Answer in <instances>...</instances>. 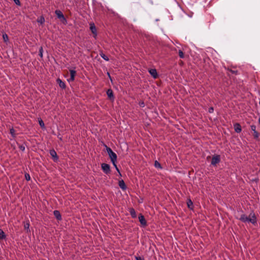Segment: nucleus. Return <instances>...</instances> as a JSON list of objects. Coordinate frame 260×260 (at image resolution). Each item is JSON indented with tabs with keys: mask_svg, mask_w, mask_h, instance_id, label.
Segmentation results:
<instances>
[{
	"mask_svg": "<svg viewBox=\"0 0 260 260\" xmlns=\"http://www.w3.org/2000/svg\"><path fill=\"white\" fill-rule=\"evenodd\" d=\"M249 216L251 218L248 217L245 214H242L239 219L243 222H251L254 224L256 222V217L254 214L251 213Z\"/></svg>",
	"mask_w": 260,
	"mask_h": 260,
	"instance_id": "nucleus-1",
	"label": "nucleus"
},
{
	"mask_svg": "<svg viewBox=\"0 0 260 260\" xmlns=\"http://www.w3.org/2000/svg\"><path fill=\"white\" fill-rule=\"evenodd\" d=\"M106 147V150L108 155L110 158L111 161H117V154L112 151V150L110 148L105 146Z\"/></svg>",
	"mask_w": 260,
	"mask_h": 260,
	"instance_id": "nucleus-2",
	"label": "nucleus"
},
{
	"mask_svg": "<svg viewBox=\"0 0 260 260\" xmlns=\"http://www.w3.org/2000/svg\"><path fill=\"white\" fill-rule=\"evenodd\" d=\"M55 13L57 18L60 20V21L63 24H66L67 23V20L63 15L62 12L59 10H56L55 11Z\"/></svg>",
	"mask_w": 260,
	"mask_h": 260,
	"instance_id": "nucleus-3",
	"label": "nucleus"
},
{
	"mask_svg": "<svg viewBox=\"0 0 260 260\" xmlns=\"http://www.w3.org/2000/svg\"><path fill=\"white\" fill-rule=\"evenodd\" d=\"M101 168L103 171L106 174H109L111 172L110 166L109 165L105 163H103L101 165Z\"/></svg>",
	"mask_w": 260,
	"mask_h": 260,
	"instance_id": "nucleus-4",
	"label": "nucleus"
},
{
	"mask_svg": "<svg viewBox=\"0 0 260 260\" xmlns=\"http://www.w3.org/2000/svg\"><path fill=\"white\" fill-rule=\"evenodd\" d=\"M220 161V156L219 155H214L212 156L211 164L213 166H216Z\"/></svg>",
	"mask_w": 260,
	"mask_h": 260,
	"instance_id": "nucleus-5",
	"label": "nucleus"
},
{
	"mask_svg": "<svg viewBox=\"0 0 260 260\" xmlns=\"http://www.w3.org/2000/svg\"><path fill=\"white\" fill-rule=\"evenodd\" d=\"M106 93L108 98L110 100V101L113 102L115 100V98L114 96L113 90L111 89H108L107 90Z\"/></svg>",
	"mask_w": 260,
	"mask_h": 260,
	"instance_id": "nucleus-6",
	"label": "nucleus"
},
{
	"mask_svg": "<svg viewBox=\"0 0 260 260\" xmlns=\"http://www.w3.org/2000/svg\"><path fill=\"white\" fill-rule=\"evenodd\" d=\"M138 218L140 222L143 226H145L147 225L146 220H145L144 216L142 214H140L139 215Z\"/></svg>",
	"mask_w": 260,
	"mask_h": 260,
	"instance_id": "nucleus-7",
	"label": "nucleus"
},
{
	"mask_svg": "<svg viewBox=\"0 0 260 260\" xmlns=\"http://www.w3.org/2000/svg\"><path fill=\"white\" fill-rule=\"evenodd\" d=\"M90 29L92 32V34L94 35V38H95L96 35H97V32H96V28L94 24V23H90Z\"/></svg>",
	"mask_w": 260,
	"mask_h": 260,
	"instance_id": "nucleus-8",
	"label": "nucleus"
},
{
	"mask_svg": "<svg viewBox=\"0 0 260 260\" xmlns=\"http://www.w3.org/2000/svg\"><path fill=\"white\" fill-rule=\"evenodd\" d=\"M50 154L53 157L55 161L58 160V157L57 156V153L54 149L50 150Z\"/></svg>",
	"mask_w": 260,
	"mask_h": 260,
	"instance_id": "nucleus-9",
	"label": "nucleus"
},
{
	"mask_svg": "<svg viewBox=\"0 0 260 260\" xmlns=\"http://www.w3.org/2000/svg\"><path fill=\"white\" fill-rule=\"evenodd\" d=\"M149 73L153 77V78L156 79L157 78L158 75L157 73V71L154 69H151L149 70Z\"/></svg>",
	"mask_w": 260,
	"mask_h": 260,
	"instance_id": "nucleus-10",
	"label": "nucleus"
},
{
	"mask_svg": "<svg viewBox=\"0 0 260 260\" xmlns=\"http://www.w3.org/2000/svg\"><path fill=\"white\" fill-rule=\"evenodd\" d=\"M53 214L54 215V216L56 217V218L58 220H61V215L59 212V211L58 210H54L53 211Z\"/></svg>",
	"mask_w": 260,
	"mask_h": 260,
	"instance_id": "nucleus-11",
	"label": "nucleus"
},
{
	"mask_svg": "<svg viewBox=\"0 0 260 260\" xmlns=\"http://www.w3.org/2000/svg\"><path fill=\"white\" fill-rule=\"evenodd\" d=\"M118 185L120 188L122 189L123 190H126V186L123 180L119 181Z\"/></svg>",
	"mask_w": 260,
	"mask_h": 260,
	"instance_id": "nucleus-12",
	"label": "nucleus"
},
{
	"mask_svg": "<svg viewBox=\"0 0 260 260\" xmlns=\"http://www.w3.org/2000/svg\"><path fill=\"white\" fill-rule=\"evenodd\" d=\"M57 83L58 84L59 87L62 89H64L66 87V84L64 82L62 81L61 79L58 78L57 79Z\"/></svg>",
	"mask_w": 260,
	"mask_h": 260,
	"instance_id": "nucleus-13",
	"label": "nucleus"
},
{
	"mask_svg": "<svg viewBox=\"0 0 260 260\" xmlns=\"http://www.w3.org/2000/svg\"><path fill=\"white\" fill-rule=\"evenodd\" d=\"M129 213L132 218H135L137 217L136 212L135 209L133 208L129 209Z\"/></svg>",
	"mask_w": 260,
	"mask_h": 260,
	"instance_id": "nucleus-14",
	"label": "nucleus"
},
{
	"mask_svg": "<svg viewBox=\"0 0 260 260\" xmlns=\"http://www.w3.org/2000/svg\"><path fill=\"white\" fill-rule=\"evenodd\" d=\"M234 127L235 132H237V133H239L241 132V127L239 124L236 123L234 125Z\"/></svg>",
	"mask_w": 260,
	"mask_h": 260,
	"instance_id": "nucleus-15",
	"label": "nucleus"
},
{
	"mask_svg": "<svg viewBox=\"0 0 260 260\" xmlns=\"http://www.w3.org/2000/svg\"><path fill=\"white\" fill-rule=\"evenodd\" d=\"M187 205L188 208L190 209H193V203L190 199H188L187 201Z\"/></svg>",
	"mask_w": 260,
	"mask_h": 260,
	"instance_id": "nucleus-16",
	"label": "nucleus"
},
{
	"mask_svg": "<svg viewBox=\"0 0 260 260\" xmlns=\"http://www.w3.org/2000/svg\"><path fill=\"white\" fill-rule=\"evenodd\" d=\"M37 22L41 24L45 22V18L43 16H41L37 19Z\"/></svg>",
	"mask_w": 260,
	"mask_h": 260,
	"instance_id": "nucleus-17",
	"label": "nucleus"
},
{
	"mask_svg": "<svg viewBox=\"0 0 260 260\" xmlns=\"http://www.w3.org/2000/svg\"><path fill=\"white\" fill-rule=\"evenodd\" d=\"M154 167L156 168H158V169H162L160 164L157 160H155L154 161Z\"/></svg>",
	"mask_w": 260,
	"mask_h": 260,
	"instance_id": "nucleus-18",
	"label": "nucleus"
},
{
	"mask_svg": "<svg viewBox=\"0 0 260 260\" xmlns=\"http://www.w3.org/2000/svg\"><path fill=\"white\" fill-rule=\"evenodd\" d=\"M5 238H6V235L5 234V233L2 229H0V240L4 239Z\"/></svg>",
	"mask_w": 260,
	"mask_h": 260,
	"instance_id": "nucleus-19",
	"label": "nucleus"
},
{
	"mask_svg": "<svg viewBox=\"0 0 260 260\" xmlns=\"http://www.w3.org/2000/svg\"><path fill=\"white\" fill-rule=\"evenodd\" d=\"M70 72L71 77L75 78V75L76 74V71L74 70H70Z\"/></svg>",
	"mask_w": 260,
	"mask_h": 260,
	"instance_id": "nucleus-20",
	"label": "nucleus"
},
{
	"mask_svg": "<svg viewBox=\"0 0 260 260\" xmlns=\"http://www.w3.org/2000/svg\"><path fill=\"white\" fill-rule=\"evenodd\" d=\"M10 134L11 136L13 137V138H15L16 134H15V131L13 128H12L10 129Z\"/></svg>",
	"mask_w": 260,
	"mask_h": 260,
	"instance_id": "nucleus-21",
	"label": "nucleus"
},
{
	"mask_svg": "<svg viewBox=\"0 0 260 260\" xmlns=\"http://www.w3.org/2000/svg\"><path fill=\"white\" fill-rule=\"evenodd\" d=\"M179 56L181 58H184V53L181 50H179L178 51Z\"/></svg>",
	"mask_w": 260,
	"mask_h": 260,
	"instance_id": "nucleus-22",
	"label": "nucleus"
},
{
	"mask_svg": "<svg viewBox=\"0 0 260 260\" xmlns=\"http://www.w3.org/2000/svg\"><path fill=\"white\" fill-rule=\"evenodd\" d=\"M3 38L4 42H7L8 41V40H9L8 36L6 34H4L3 35Z\"/></svg>",
	"mask_w": 260,
	"mask_h": 260,
	"instance_id": "nucleus-23",
	"label": "nucleus"
},
{
	"mask_svg": "<svg viewBox=\"0 0 260 260\" xmlns=\"http://www.w3.org/2000/svg\"><path fill=\"white\" fill-rule=\"evenodd\" d=\"M101 56L102 57V58H103L104 60H106V61H108L109 60V58L108 56H107L106 55H105L103 53H102L101 54Z\"/></svg>",
	"mask_w": 260,
	"mask_h": 260,
	"instance_id": "nucleus-24",
	"label": "nucleus"
},
{
	"mask_svg": "<svg viewBox=\"0 0 260 260\" xmlns=\"http://www.w3.org/2000/svg\"><path fill=\"white\" fill-rule=\"evenodd\" d=\"M25 178L27 181H29L30 180V176L28 173H26L25 174Z\"/></svg>",
	"mask_w": 260,
	"mask_h": 260,
	"instance_id": "nucleus-25",
	"label": "nucleus"
},
{
	"mask_svg": "<svg viewBox=\"0 0 260 260\" xmlns=\"http://www.w3.org/2000/svg\"><path fill=\"white\" fill-rule=\"evenodd\" d=\"M43 48L41 47L39 49V55L41 57H43Z\"/></svg>",
	"mask_w": 260,
	"mask_h": 260,
	"instance_id": "nucleus-26",
	"label": "nucleus"
},
{
	"mask_svg": "<svg viewBox=\"0 0 260 260\" xmlns=\"http://www.w3.org/2000/svg\"><path fill=\"white\" fill-rule=\"evenodd\" d=\"M253 137L255 139H257L258 138L259 134L257 131L253 133Z\"/></svg>",
	"mask_w": 260,
	"mask_h": 260,
	"instance_id": "nucleus-27",
	"label": "nucleus"
},
{
	"mask_svg": "<svg viewBox=\"0 0 260 260\" xmlns=\"http://www.w3.org/2000/svg\"><path fill=\"white\" fill-rule=\"evenodd\" d=\"M39 124H40V126L42 128L45 127L44 122L43 121V120L42 119L39 120Z\"/></svg>",
	"mask_w": 260,
	"mask_h": 260,
	"instance_id": "nucleus-28",
	"label": "nucleus"
},
{
	"mask_svg": "<svg viewBox=\"0 0 260 260\" xmlns=\"http://www.w3.org/2000/svg\"><path fill=\"white\" fill-rule=\"evenodd\" d=\"M135 258L136 260H144V258L143 257L140 256H135Z\"/></svg>",
	"mask_w": 260,
	"mask_h": 260,
	"instance_id": "nucleus-29",
	"label": "nucleus"
},
{
	"mask_svg": "<svg viewBox=\"0 0 260 260\" xmlns=\"http://www.w3.org/2000/svg\"><path fill=\"white\" fill-rule=\"evenodd\" d=\"M251 129L254 133L255 132H256V126L254 125H252L250 126Z\"/></svg>",
	"mask_w": 260,
	"mask_h": 260,
	"instance_id": "nucleus-30",
	"label": "nucleus"
},
{
	"mask_svg": "<svg viewBox=\"0 0 260 260\" xmlns=\"http://www.w3.org/2000/svg\"><path fill=\"white\" fill-rule=\"evenodd\" d=\"M29 224L28 223H26V224H25L24 225V228L25 229H27V231H29Z\"/></svg>",
	"mask_w": 260,
	"mask_h": 260,
	"instance_id": "nucleus-31",
	"label": "nucleus"
},
{
	"mask_svg": "<svg viewBox=\"0 0 260 260\" xmlns=\"http://www.w3.org/2000/svg\"><path fill=\"white\" fill-rule=\"evenodd\" d=\"M214 111V108L213 107H210L209 108L208 112L210 113H213Z\"/></svg>",
	"mask_w": 260,
	"mask_h": 260,
	"instance_id": "nucleus-32",
	"label": "nucleus"
},
{
	"mask_svg": "<svg viewBox=\"0 0 260 260\" xmlns=\"http://www.w3.org/2000/svg\"><path fill=\"white\" fill-rule=\"evenodd\" d=\"M14 2H15V3L18 5V6H20V2L19 1V0H13Z\"/></svg>",
	"mask_w": 260,
	"mask_h": 260,
	"instance_id": "nucleus-33",
	"label": "nucleus"
},
{
	"mask_svg": "<svg viewBox=\"0 0 260 260\" xmlns=\"http://www.w3.org/2000/svg\"><path fill=\"white\" fill-rule=\"evenodd\" d=\"M19 149L22 151H24L25 150V147L23 145H21L19 146Z\"/></svg>",
	"mask_w": 260,
	"mask_h": 260,
	"instance_id": "nucleus-34",
	"label": "nucleus"
},
{
	"mask_svg": "<svg viewBox=\"0 0 260 260\" xmlns=\"http://www.w3.org/2000/svg\"><path fill=\"white\" fill-rule=\"evenodd\" d=\"M139 105H140V106L141 107H144L145 106V104L143 102H140Z\"/></svg>",
	"mask_w": 260,
	"mask_h": 260,
	"instance_id": "nucleus-35",
	"label": "nucleus"
},
{
	"mask_svg": "<svg viewBox=\"0 0 260 260\" xmlns=\"http://www.w3.org/2000/svg\"><path fill=\"white\" fill-rule=\"evenodd\" d=\"M111 162H112L113 165L114 166V167H115V168L117 167L116 164V161H111Z\"/></svg>",
	"mask_w": 260,
	"mask_h": 260,
	"instance_id": "nucleus-36",
	"label": "nucleus"
},
{
	"mask_svg": "<svg viewBox=\"0 0 260 260\" xmlns=\"http://www.w3.org/2000/svg\"><path fill=\"white\" fill-rule=\"evenodd\" d=\"M75 80L74 78H72V77H70V78L68 80V81L70 82L71 81H73Z\"/></svg>",
	"mask_w": 260,
	"mask_h": 260,
	"instance_id": "nucleus-37",
	"label": "nucleus"
},
{
	"mask_svg": "<svg viewBox=\"0 0 260 260\" xmlns=\"http://www.w3.org/2000/svg\"><path fill=\"white\" fill-rule=\"evenodd\" d=\"M115 169L119 173V175L121 176V174L120 171H119V169L118 168V167L116 168Z\"/></svg>",
	"mask_w": 260,
	"mask_h": 260,
	"instance_id": "nucleus-38",
	"label": "nucleus"
},
{
	"mask_svg": "<svg viewBox=\"0 0 260 260\" xmlns=\"http://www.w3.org/2000/svg\"><path fill=\"white\" fill-rule=\"evenodd\" d=\"M107 74H108V76H109V77L110 79V80H112V79H111V77L110 76V73L108 72Z\"/></svg>",
	"mask_w": 260,
	"mask_h": 260,
	"instance_id": "nucleus-39",
	"label": "nucleus"
},
{
	"mask_svg": "<svg viewBox=\"0 0 260 260\" xmlns=\"http://www.w3.org/2000/svg\"><path fill=\"white\" fill-rule=\"evenodd\" d=\"M231 72H232L233 73H237V71H231Z\"/></svg>",
	"mask_w": 260,
	"mask_h": 260,
	"instance_id": "nucleus-40",
	"label": "nucleus"
},
{
	"mask_svg": "<svg viewBox=\"0 0 260 260\" xmlns=\"http://www.w3.org/2000/svg\"><path fill=\"white\" fill-rule=\"evenodd\" d=\"M258 122L260 124V117L259 118V119H258Z\"/></svg>",
	"mask_w": 260,
	"mask_h": 260,
	"instance_id": "nucleus-41",
	"label": "nucleus"
}]
</instances>
